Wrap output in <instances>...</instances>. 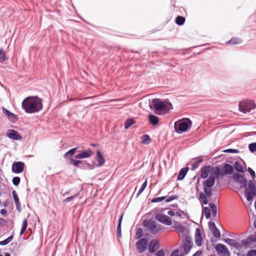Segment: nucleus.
<instances>
[{"label":"nucleus","instance_id":"obj_1","mask_svg":"<svg viewBox=\"0 0 256 256\" xmlns=\"http://www.w3.org/2000/svg\"><path fill=\"white\" fill-rule=\"evenodd\" d=\"M22 108L26 113L38 112L42 108V100L38 96L27 97L22 102Z\"/></svg>","mask_w":256,"mask_h":256},{"label":"nucleus","instance_id":"obj_2","mask_svg":"<svg viewBox=\"0 0 256 256\" xmlns=\"http://www.w3.org/2000/svg\"><path fill=\"white\" fill-rule=\"evenodd\" d=\"M152 103L154 106L155 112L158 114L167 113L172 108V104L166 100L156 98L152 100Z\"/></svg>","mask_w":256,"mask_h":256},{"label":"nucleus","instance_id":"obj_3","mask_svg":"<svg viewBox=\"0 0 256 256\" xmlns=\"http://www.w3.org/2000/svg\"><path fill=\"white\" fill-rule=\"evenodd\" d=\"M144 226L154 235L158 234L164 228L163 226L158 224L154 220L151 219L146 221Z\"/></svg>","mask_w":256,"mask_h":256},{"label":"nucleus","instance_id":"obj_4","mask_svg":"<svg viewBox=\"0 0 256 256\" xmlns=\"http://www.w3.org/2000/svg\"><path fill=\"white\" fill-rule=\"evenodd\" d=\"M191 124L192 122L188 118L182 119L174 123V128L176 132L180 133L186 131Z\"/></svg>","mask_w":256,"mask_h":256},{"label":"nucleus","instance_id":"obj_5","mask_svg":"<svg viewBox=\"0 0 256 256\" xmlns=\"http://www.w3.org/2000/svg\"><path fill=\"white\" fill-rule=\"evenodd\" d=\"M193 246L192 238L188 236L184 237V240H182V243L180 246V250L184 254V256L188 254L190 252Z\"/></svg>","mask_w":256,"mask_h":256},{"label":"nucleus","instance_id":"obj_6","mask_svg":"<svg viewBox=\"0 0 256 256\" xmlns=\"http://www.w3.org/2000/svg\"><path fill=\"white\" fill-rule=\"evenodd\" d=\"M255 106L254 102L251 100H244L239 102V110L244 114L250 112Z\"/></svg>","mask_w":256,"mask_h":256},{"label":"nucleus","instance_id":"obj_7","mask_svg":"<svg viewBox=\"0 0 256 256\" xmlns=\"http://www.w3.org/2000/svg\"><path fill=\"white\" fill-rule=\"evenodd\" d=\"M248 190H246L245 195L248 201L252 200L254 196H256V188L254 182L250 180L248 184Z\"/></svg>","mask_w":256,"mask_h":256},{"label":"nucleus","instance_id":"obj_8","mask_svg":"<svg viewBox=\"0 0 256 256\" xmlns=\"http://www.w3.org/2000/svg\"><path fill=\"white\" fill-rule=\"evenodd\" d=\"M148 242L146 238H142L138 240L136 244V248L139 253L144 252L148 247Z\"/></svg>","mask_w":256,"mask_h":256},{"label":"nucleus","instance_id":"obj_9","mask_svg":"<svg viewBox=\"0 0 256 256\" xmlns=\"http://www.w3.org/2000/svg\"><path fill=\"white\" fill-rule=\"evenodd\" d=\"M156 219L159 222L168 226H170L172 224V222L170 218L168 216L162 214H156Z\"/></svg>","mask_w":256,"mask_h":256},{"label":"nucleus","instance_id":"obj_10","mask_svg":"<svg viewBox=\"0 0 256 256\" xmlns=\"http://www.w3.org/2000/svg\"><path fill=\"white\" fill-rule=\"evenodd\" d=\"M224 174L221 172L220 168L216 166L212 168L209 178L215 181L216 179H218L220 177L222 178Z\"/></svg>","mask_w":256,"mask_h":256},{"label":"nucleus","instance_id":"obj_11","mask_svg":"<svg viewBox=\"0 0 256 256\" xmlns=\"http://www.w3.org/2000/svg\"><path fill=\"white\" fill-rule=\"evenodd\" d=\"M24 164L22 162H16L12 164V170L15 174H20L23 172Z\"/></svg>","mask_w":256,"mask_h":256},{"label":"nucleus","instance_id":"obj_12","mask_svg":"<svg viewBox=\"0 0 256 256\" xmlns=\"http://www.w3.org/2000/svg\"><path fill=\"white\" fill-rule=\"evenodd\" d=\"M233 179L234 181L240 184V188H246V187L247 180L240 174H234L233 175Z\"/></svg>","mask_w":256,"mask_h":256},{"label":"nucleus","instance_id":"obj_13","mask_svg":"<svg viewBox=\"0 0 256 256\" xmlns=\"http://www.w3.org/2000/svg\"><path fill=\"white\" fill-rule=\"evenodd\" d=\"M6 136L14 140H21L22 136L15 130H9L6 134Z\"/></svg>","mask_w":256,"mask_h":256},{"label":"nucleus","instance_id":"obj_14","mask_svg":"<svg viewBox=\"0 0 256 256\" xmlns=\"http://www.w3.org/2000/svg\"><path fill=\"white\" fill-rule=\"evenodd\" d=\"M160 248L159 242L156 239L152 240L148 245V252L152 254Z\"/></svg>","mask_w":256,"mask_h":256},{"label":"nucleus","instance_id":"obj_15","mask_svg":"<svg viewBox=\"0 0 256 256\" xmlns=\"http://www.w3.org/2000/svg\"><path fill=\"white\" fill-rule=\"evenodd\" d=\"M224 242L228 244L235 248L238 250H241L242 248L240 244L238 242H237L234 239L227 238L224 240Z\"/></svg>","mask_w":256,"mask_h":256},{"label":"nucleus","instance_id":"obj_16","mask_svg":"<svg viewBox=\"0 0 256 256\" xmlns=\"http://www.w3.org/2000/svg\"><path fill=\"white\" fill-rule=\"evenodd\" d=\"M216 250L219 254H230V252L226 247V246L223 244H218L215 247Z\"/></svg>","mask_w":256,"mask_h":256},{"label":"nucleus","instance_id":"obj_17","mask_svg":"<svg viewBox=\"0 0 256 256\" xmlns=\"http://www.w3.org/2000/svg\"><path fill=\"white\" fill-rule=\"evenodd\" d=\"M93 152L90 150H87L81 152L79 154H78L74 156L76 158H88L92 156Z\"/></svg>","mask_w":256,"mask_h":256},{"label":"nucleus","instance_id":"obj_18","mask_svg":"<svg viewBox=\"0 0 256 256\" xmlns=\"http://www.w3.org/2000/svg\"><path fill=\"white\" fill-rule=\"evenodd\" d=\"M212 167L210 166H208L202 168L200 170V176L202 178H206L210 172Z\"/></svg>","mask_w":256,"mask_h":256},{"label":"nucleus","instance_id":"obj_19","mask_svg":"<svg viewBox=\"0 0 256 256\" xmlns=\"http://www.w3.org/2000/svg\"><path fill=\"white\" fill-rule=\"evenodd\" d=\"M202 238L200 230L198 228H197L195 233V243L198 246H200L202 245Z\"/></svg>","mask_w":256,"mask_h":256},{"label":"nucleus","instance_id":"obj_20","mask_svg":"<svg viewBox=\"0 0 256 256\" xmlns=\"http://www.w3.org/2000/svg\"><path fill=\"white\" fill-rule=\"evenodd\" d=\"M96 154L97 160L98 161V164L96 165V167L102 166L104 164L105 162V160L99 150L97 151Z\"/></svg>","mask_w":256,"mask_h":256},{"label":"nucleus","instance_id":"obj_21","mask_svg":"<svg viewBox=\"0 0 256 256\" xmlns=\"http://www.w3.org/2000/svg\"><path fill=\"white\" fill-rule=\"evenodd\" d=\"M174 228L178 232L182 234L185 233L186 231L185 227L179 222H174Z\"/></svg>","mask_w":256,"mask_h":256},{"label":"nucleus","instance_id":"obj_22","mask_svg":"<svg viewBox=\"0 0 256 256\" xmlns=\"http://www.w3.org/2000/svg\"><path fill=\"white\" fill-rule=\"evenodd\" d=\"M188 168H182L178 176L177 180H182L185 177L188 171Z\"/></svg>","mask_w":256,"mask_h":256},{"label":"nucleus","instance_id":"obj_23","mask_svg":"<svg viewBox=\"0 0 256 256\" xmlns=\"http://www.w3.org/2000/svg\"><path fill=\"white\" fill-rule=\"evenodd\" d=\"M12 196L14 200V202L16 206V209L20 211V204L19 200V198L18 194L15 190H13L12 192Z\"/></svg>","mask_w":256,"mask_h":256},{"label":"nucleus","instance_id":"obj_24","mask_svg":"<svg viewBox=\"0 0 256 256\" xmlns=\"http://www.w3.org/2000/svg\"><path fill=\"white\" fill-rule=\"evenodd\" d=\"M223 170L226 174H232L234 172L233 167L228 164H226L224 165Z\"/></svg>","mask_w":256,"mask_h":256},{"label":"nucleus","instance_id":"obj_25","mask_svg":"<svg viewBox=\"0 0 256 256\" xmlns=\"http://www.w3.org/2000/svg\"><path fill=\"white\" fill-rule=\"evenodd\" d=\"M148 120L150 124L152 125H156L159 122L158 118L153 114L148 115Z\"/></svg>","mask_w":256,"mask_h":256},{"label":"nucleus","instance_id":"obj_26","mask_svg":"<svg viewBox=\"0 0 256 256\" xmlns=\"http://www.w3.org/2000/svg\"><path fill=\"white\" fill-rule=\"evenodd\" d=\"M215 183V181L210 178H208L204 183V188H210L212 187Z\"/></svg>","mask_w":256,"mask_h":256},{"label":"nucleus","instance_id":"obj_27","mask_svg":"<svg viewBox=\"0 0 256 256\" xmlns=\"http://www.w3.org/2000/svg\"><path fill=\"white\" fill-rule=\"evenodd\" d=\"M70 162L74 166L76 167H79L82 168V166H80V164H83L84 162L80 160H76L72 158H70Z\"/></svg>","mask_w":256,"mask_h":256},{"label":"nucleus","instance_id":"obj_28","mask_svg":"<svg viewBox=\"0 0 256 256\" xmlns=\"http://www.w3.org/2000/svg\"><path fill=\"white\" fill-rule=\"evenodd\" d=\"M234 168L236 171L239 172H244V168L240 163L236 161L234 164Z\"/></svg>","mask_w":256,"mask_h":256},{"label":"nucleus","instance_id":"obj_29","mask_svg":"<svg viewBox=\"0 0 256 256\" xmlns=\"http://www.w3.org/2000/svg\"><path fill=\"white\" fill-rule=\"evenodd\" d=\"M242 42V40L240 38H232L230 40L227 42L226 43L228 44H240Z\"/></svg>","mask_w":256,"mask_h":256},{"label":"nucleus","instance_id":"obj_30","mask_svg":"<svg viewBox=\"0 0 256 256\" xmlns=\"http://www.w3.org/2000/svg\"><path fill=\"white\" fill-rule=\"evenodd\" d=\"M122 215L120 217L119 220H118V224L117 226V236L118 237H120L122 236L121 234V224H122Z\"/></svg>","mask_w":256,"mask_h":256},{"label":"nucleus","instance_id":"obj_31","mask_svg":"<svg viewBox=\"0 0 256 256\" xmlns=\"http://www.w3.org/2000/svg\"><path fill=\"white\" fill-rule=\"evenodd\" d=\"M209 206L212 210L213 216L214 217H215L216 216V214H217L216 206L214 204L210 202L209 204Z\"/></svg>","mask_w":256,"mask_h":256},{"label":"nucleus","instance_id":"obj_32","mask_svg":"<svg viewBox=\"0 0 256 256\" xmlns=\"http://www.w3.org/2000/svg\"><path fill=\"white\" fill-rule=\"evenodd\" d=\"M151 141L150 136L148 134L144 135L142 138V143L144 144H148Z\"/></svg>","mask_w":256,"mask_h":256},{"label":"nucleus","instance_id":"obj_33","mask_svg":"<svg viewBox=\"0 0 256 256\" xmlns=\"http://www.w3.org/2000/svg\"><path fill=\"white\" fill-rule=\"evenodd\" d=\"M170 256H184V254L180 250L176 249L172 252Z\"/></svg>","mask_w":256,"mask_h":256},{"label":"nucleus","instance_id":"obj_34","mask_svg":"<svg viewBox=\"0 0 256 256\" xmlns=\"http://www.w3.org/2000/svg\"><path fill=\"white\" fill-rule=\"evenodd\" d=\"M185 22V18L182 16H178L176 19V23L179 26L182 25Z\"/></svg>","mask_w":256,"mask_h":256},{"label":"nucleus","instance_id":"obj_35","mask_svg":"<svg viewBox=\"0 0 256 256\" xmlns=\"http://www.w3.org/2000/svg\"><path fill=\"white\" fill-rule=\"evenodd\" d=\"M134 123V121L133 119L129 118L124 123V128L128 129Z\"/></svg>","mask_w":256,"mask_h":256},{"label":"nucleus","instance_id":"obj_36","mask_svg":"<svg viewBox=\"0 0 256 256\" xmlns=\"http://www.w3.org/2000/svg\"><path fill=\"white\" fill-rule=\"evenodd\" d=\"M13 238H14L13 236H10L6 239L4 240L0 241V246L6 245L7 244L10 243L12 240L13 239Z\"/></svg>","mask_w":256,"mask_h":256},{"label":"nucleus","instance_id":"obj_37","mask_svg":"<svg viewBox=\"0 0 256 256\" xmlns=\"http://www.w3.org/2000/svg\"><path fill=\"white\" fill-rule=\"evenodd\" d=\"M200 198L202 200V203L204 204H206L208 203V200L206 196L202 192H200Z\"/></svg>","mask_w":256,"mask_h":256},{"label":"nucleus","instance_id":"obj_38","mask_svg":"<svg viewBox=\"0 0 256 256\" xmlns=\"http://www.w3.org/2000/svg\"><path fill=\"white\" fill-rule=\"evenodd\" d=\"M252 243L249 242L248 239L247 238L246 239L242 240H241V246H244L245 248H247L250 246Z\"/></svg>","mask_w":256,"mask_h":256},{"label":"nucleus","instance_id":"obj_39","mask_svg":"<svg viewBox=\"0 0 256 256\" xmlns=\"http://www.w3.org/2000/svg\"><path fill=\"white\" fill-rule=\"evenodd\" d=\"M6 59V54L2 48L0 49V62H2Z\"/></svg>","mask_w":256,"mask_h":256},{"label":"nucleus","instance_id":"obj_40","mask_svg":"<svg viewBox=\"0 0 256 256\" xmlns=\"http://www.w3.org/2000/svg\"><path fill=\"white\" fill-rule=\"evenodd\" d=\"M203 212L205 214L206 218L208 219L210 217V210L208 207H204V208Z\"/></svg>","mask_w":256,"mask_h":256},{"label":"nucleus","instance_id":"obj_41","mask_svg":"<svg viewBox=\"0 0 256 256\" xmlns=\"http://www.w3.org/2000/svg\"><path fill=\"white\" fill-rule=\"evenodd\" d=\"M8 119L10 122H15L18 120V118L16 115L12 112L10 116L8 117Z\"/></svg>","mask_w":256,"mask_h":256},{"label":"nucleus","instance_id":"obj_42","mask_svg":"<svg viewBox=\"0 0 256 256\" xmlns=\"http://www.w3.org/2000/svg\"><path fill=\"white\" fill-rule=\"evenodd\" d=\"M212 232L215 238H219L220 237V232L217 228L212 230Z\"/></svg>","mask_w":256,"mask_h":256},{"label":"nucleus","instance_id":"obj_43","mask_svg":"<svg viewBox=\"0 0 256 256\" xmlns=\"http://www.w3.org/2000/svg\"><path fill=\"white\" fill-rule=\"evenodd\" d=\"M77 148H74L70 150H69L68 152H67L64 155V157L65 158H68L69 156H72L74 154Z\"/></svg>","mask_w":256,"mask_h":256},{"label":"nucleus","instance_id":"obj_44","mask_svg":"<svg viewBox=\"0 0 256 256\" xmlns=\"http://www.w3.org/2000/svg\"><path fill=\"white\" fill-rule=\"evenodd\" d=\"M147 185V181L146 180L142 185L139 191L138 192L136 196H138L146 188Z\"/></svg>","mask_w":256,"mask_h":256},{"label":"nucleus","instance_id":"obj_45","mask_svg":"<svg viewBox=\"0 0 256 256\" xmlns=\"http://www.w3.org/2000/svg\"><path fill=\"white\" fill-rule=\"evenodd\" d=\"M143 235L142 230L141 228H138L136 230V238L138 239L140 238Z\"/></svg>","mask_w":256,"mask_h":256},{"label":"nucleus","instance_id":"obj_46","mask_svg":"<svg viewBox=\"0 0 256 256\" xmlns=\"http://www.w3.org/2000/svg\"><path fill=\"white\" fill-rule=\"evenodd\" d=\"M248 148L252 152H255L256 150V142L250 144L248 146Z\"/></svg>","mask_w":256,"mask_h":256},{"label":"nucleus","instance_id":"obj_47","mask_svg":"<svg viewBox=\"0 0 256 256\" xmlns=\"http://www.w3.org/2000/svg\"><path fill=\"white\" fill-rule=\"evenodd\" d=\"M204 194L208 197H210L212 195V192L210 188H204Z\"/></svg>","mask_w":256,"mask_h":256},{"label":"nucleus","instance_id":"obj_48","mask_svg":"<svg viewBox=\"0 0 256 256\" xmlns=\"http://www.w3.org/2000/svg\"><path fill=\"white\" fill-rule=\"evenodd\" d=\"M20 179L18 176H15L12 178V184L14 186H18L20 182Z\"/></svg>","mask_w":256,"mask_h":256},{"label":"nucleus","instance_id":"obj_49","mask_svg":"<svg viewBox=\"0 0 256 256\" xmlns=\"http://www.w3.org/2000/svg\"><path fill=\"white\" fill-rule=\"evenodd\" d=\"M166 198L165 196H161V197H158V198H153L152 200V202H160L162 200H164Z\"/></svg>","mask_w":256,"mask_h":256},{"label":"nucleus","instance_id":"obj_50","mask_svg":"<svg viewBox=\"0 0 256 256\" xmlns=\"http://www.w3.org/2000/svg\"><path fill=\"white\" fill-rule=\"evenodd\" d=\"M225 152L237 154L239 152V150L237 149L229 148L224 150Z\"/></svg>","mask_w":256,"mask_h":256},{"label":"nucleus","instance_id":"obj_51","mask_svg":"<svg viewBox=\"0 0 256 256\" xmlns=\"http://www.w3.org/2000/svg\"><path fill=\"white\" fill-rule=\"evenodd\" d=\"M248 238V240L251 243L256 242V236L255 235H250V236Z\"/></svg>","mask_w":256,"mask_h":256},{"label":"nucleus","instance_id":"obj_52","mask_svg":"<svg viewBox=\"0 0 256 256\" xmlns=\"http://www.w3.org/2000/svg\"><path fill=\"white\" fill-rule=\"evenodd\" d=\"M247 256H256V250H250L247 253Z\"/></svg>","mask_w":256,"mask_h":256},{"label":"nucleus","instance_id":"obj_53","mask_svg":"<svg viewBox=\"0 0 256 256\" xmlns=\"http://www.w3.org/2000/svg\"><path fill=\"white\" fill-rule=\"evenodd\" d=\"M78 194H75L74 196H70V197H68L67 198H66L64 202H69L71 200H72L74 198L77 197V196H78Z\"/></svg>","mask_w":256,"mask_h":256},{"label":"nucleus","instance_id":"obj_54","mask_svg":"<svg viewBox=\"0 0 256 256\" xmlns=\"http://www.w3.org/2000/svg\"><path fill=\"white\" fill-rule=\"evenodd\" d=\"M3 113L8 118L10 115L11 114V112L8 110H6L4 108H2Z\"/></svg>","mask_w":256,"mask_h":256},{"label":"nucleus","instance_id":"obj_55","mask_svg":"<svg viewBox=\"0 0 256 256\" xmlns=\"http://www.w3.org/2000/svg\"><path fill=\"white\" fill-rule=\"evenodd\" d=\"M209 228L210 229L211 231L216 228V226L214 222H210L208 223Z\"/></svg>","mask_w":256,"mask_h":256},{"label":"nucleus","instance_id":"obj_56","mask_svg":"<svg viewBox=\"0 0 256 256\" xmlns=\"http://www.w3.org/2000/svg\"><path fill=\"white\" fill-rule=\"evenodd\" d=\"M248 171L249 172L252 178H254L256 177L254 172L250 168H248Z\"/></svg>","mask_w":256,"mask_h":256},{"label":"nucleus","instance_id":"obj_57","mask_svg":"<svg viewBox=\"0 0 256 256\" xmlns=\"http://www.w3.org/2000/svg\"><path fill=\"white\" fill-rule=\"evenodd\" d=\"M156 256H164V252L162 250H158L155 254Z\"/></svg>","mask_w":256,"mask_h":256},{"label":"nucleus","instance_id":"obj_58","mask_svg":"<svg viewBox=\"0 0 256 256\" xmlns=\"http://www.w3.org/2000/svg\"><path fill=\"white\" fill-rule=\"evenodd\" d=\"M176 198H177V196H169L168 198L166 200V202H171L172 201V200L176 199Z\"/></svg>","mask_w":256,"mask_h":256},{"label":"nucleus","instance_id":"obj_59","mask_svg":"<svg viewBox=\"0 0 256 256\" xmlns=\"http://www.w3.org/2000/svg\"><path fill=\"white\" fill-rule=\"evenodd\" d=\"M199 166V164L196 163V162H194L192 164V169L193 170H196V168H197Z\"/></svg>","mask_w":256,"mask_h":256},{"label":"nucleus","instance_id":"obj_60","mask_svg":"<svg viewBox=\"0 0 256 256\" xmlns=\"http://www.w3.org/2000/svg\"><path fill=\"white\" fill-rule=\"evenodd\" d=\"M202 254V252L201 250H198L195 252L192 256H201Z\"/></svg>","mask_w":256,"mask_h":256},{"label":"nucleus","instance_id":"obj_61","mask_svg":"<svg viewBox=\"0 0 256 256\" xmlns=\"http://www.w3.org/2000/svg\"><path fill=\"white\" fill-rule=\"evenodd\" d=\"M28 226V222L26 219H24L22 222V227L26 228Z\"/></svg>","mask_w":256,"mask_h":256},{"label":"nucleus","instance_id":"obj_62","mask_svg":"<svg viewBox=\"0 0 256 256\" xmlns=\"http://www.w3.org/2000/svg\"><path fill=\"white\" fill-rule=\"evenodd\" d=\"M6 221L3 218H0V226H4L6 224Z\"/></svg>","mask_w":256,"mask_h":256},{"label":"nucleus","instance_id":"obj_63","mask_svg":"<svg viewBox=\"0 0 256 256\" xmlns=\"http://www.w3.org/2000/svg\"><path fill=\"white\" fill-rule=\"evenodd\" d=\"M167 214L170 216H174L175 214L174 212L172 210H168Z\"/></svg>","mask_w":256,"mask_h":256},{"label":"nucleus","instance_id":"obj_64","mask_svg":"<svg viewBox=\"0 0 256 256\" xmlns=\"http://www.w3.org/2000/svg\"><path fill=\"white\" fill-rule=\"evenodd\" d=\"M196 162V163L200 164L202 162V157H198Z\"/></svg>","mask_w":256,"mask_h":256}]
</instances>
